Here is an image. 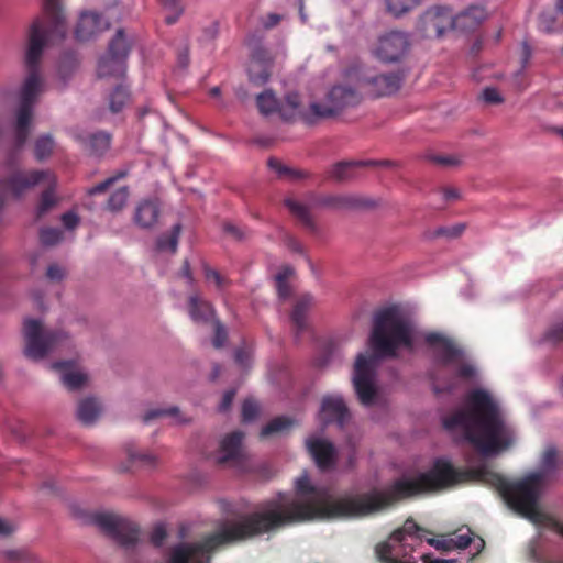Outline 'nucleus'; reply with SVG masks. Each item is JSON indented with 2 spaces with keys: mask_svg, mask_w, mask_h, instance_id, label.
<instances>
[{
  "mask_svg": "<svg viewBox=\"0 0 563 563\" xmlns=\"http://www.w3.org/2000/svg\"><path fill=\"white\" fill-rule=\"evenodd\" d=\"M92 522L125 549L135 545L140 540L139 526L124 517L97 512L92 516Z\"/></svg>",
  "mask_w": 563,
  "mask_h": 563,
  "instance_id": "obj_10",
  "label": "nucleus"
},
{
  "mask_svg": "<svg viewBox=\"0 0 563 563\" xmlns=\"http://www.w3.org/2000/svg\"><path fill=\"white\" fill-rule=\"evenodd\" d=\"M545 339L552 343L563 341V322L553 325L545 334Z\"/></svg>",
  "mask_w": 563,
  "mask_h": 563,
  "instance_id": "obj_56",
  "label": "nucleus"
},
{
  "mask_svg": "<svg viewBox=\"0 0 563 563\" xmlns=\"http://www.w3.org/2000/svg\"><path fill=\"white\" fill-rule=\"evenodd\" d=\"M258 413V406L252 399L244 400L242 405V420L244 422L252 421Z\"/></svg>",
  "mask_w": 563,
  "mask_h": 563,
  "instance_id": "obj_51",
  "label": "nucleus"
},
{
  "mask_svg": "<svg viewBox=\"0 0 563 563\" xmlns=\"http://www.w3.org/2000/svg\"><path fill=\"white\" fill-rule=\"evenodd\" d=\"M130 101V91L123 86L119 85L109 95V109L112 113L120 112L125 104Z\"/></svg>",
  "mask_w": 563,
  "mask_h": 563,
  "instance_id": "obj_39",
  "label": "nucleus"
},
{
  "mask_svg": "<svg viewBox=\"0 0 563 563\" xmlns=\"http://www.w3.org/2000/svg\"><path fill=\"white\" fill-rule=\"evenodd\" d=\"M558 470H560V456L555 448L549 446L541 456L540 471L538 473L542 474L543 482L547 476L552 475Z\"/></svg>",
  "mask_w": 563,
  "mask_h": 563,
  "instance_id": "obj_36",
  "label": "nucleus"
},
{
  "mask_svg": "<svg viewBox=\"0 0 563 563\" xmlns=\"http://www.w3.org/2000/svg\"><path fill=\"white\" fill-rule=\"evenodd\" d=\"M167 537L166 528L163 523H157L154 526L150 541L154 547H161Z\"/></svg>",
  "mask_w": 563,
  "mask_h": 563,
  "instance_id": "obj_52",
  "label": "nucleus"
},
{
  "mask_svg": "<svg viewBox=\"0 0 563 563\" xmlns=\"http://www.w3.org/2000/svg\"><path fill=\"white\" fill-rule=\"evenodd\" d=\"M273 59L267 49L255 47L249 65V78L255 85H264L271 77Z\"/></svg>",
  "mask_w": 563,
  "mask_h": 563,
  "instance_id": "obj_19",
  "label": "nucleus"
},
{
  "mask_svg": "<svg viewBox=\"0 0 563 563\" xmlns=\"http://www.w3.org/2000/svg\"><path fill=\"white\" fill-rule=\"evenodd\" d=\"M128 175L126 170H118L113 176L108 177L103 181L90 187L88 189V195L95 196L106 192L111 186H113L120 179L125 178Z\"/></svg>",
  "mask_w": 563,
  "mask_h": 563,
  "instance_id": "obj_45",
  "label": "nucleus"
},
{
  "mask_svg": "<svg viewBox=\"0 0 563 563\" xmlns=\"http://www.w3.org/2000/svg\"><path fill=\"white\" fill-rule=\"evenodd\" d=\"M428 543L434 547L437 550L442 551H451L453 550L452 539L451 538H441V539H429Z\"/></svg>",
  "mask_w": 563,
  "mask_h": 563,
  "instance_id": "obj_59",
  "label": "nucleus"
},
{
  "mask_svg": "<svg viewBox=\"0 0 563 563\" xmlns=\"http://www.w3.org/2000/svg\"><path fill=\"white\" fill-rule=\"evenodd\" d=\"M306 446L320 470L327 471L335 465L336 450L332 442L324 439L311 438L306 441Z\"/></svg>",
  "mask_w": 563,
  "mask_h": 563,
  "instance_id": "obj_17",
  "label": "nucleus"
},
{
  "mask_svg": "<svg viewBox=\"0 0 563 563\" xmlns=\"http://www.w3.org/2000/svg\"><path fill=\"white\" fill-rule=\"evenodd\" d=\"M62 236L63 232L56 228H44L40 231V240L43 245H55L62 240Z\"/></svg>",
  "mask_w": 563,
  "mask_h": 563,
  "instance_id": "obj_49",
  "label": "nucleus"
},
{
  "mask_svg": "<svg viewBox=\"0 0 563 563\" xmlns=\"http://www.w3.org/2000/svg\"><path fill=\"white\" fill-rule=\"evenodd\" d=\"M287 247L295 253L305 254V247L295 236L288 235L285 240Z\"/></svg>",
  "mask_w": 563,
  "mask_h": 563,
  "instance_id": "obj_62",
  "label": "nucleus"
},
{
  "mask_svg": "<svg viewBox=\"0 0 563 563\" xmlns=\"http://www.w3.org/2000/svg\"><path fill=\"white\" fill-rule=\"evenodd\" d=\"M486 16V10L483 7L472 5L456 15L452 14L453 30L472 32L481 25Z\"/></svg>",
  "mask_w": 563,
  "mask_h": 563,
  "instance_id": "obj_23",
  "label": "nucleus"
},
{
  "mask_svg": "<svg viewBox=\"0 0 563 563\" xmlns=\"http://www.w3.org/2000/svg\"><path fill=\"white\" fill-rule=\"evenodd\" d=\"M55 142L49 134L41 135L36 139L34 145V155L38 162L49 157L54 151Z\"/></svg>",
  "mask_w": 563,
  "mask_h": 563,
  "instance_id": "obj_40",
  "label": "nucleus"
},
{
  "mask_svg": "<svg viewBox=\"0 0 563 563\" xmlns=\"http://www.w3.org/2000/svg\"><path fill=\"white\" fill-rule=\"evenodd\" d=\"M420 3V0H387L388 11L396 18L412 10Z\"/></svg>",
  "mask_w": 563,
  "mask_h": 563,
  "instance_id": "obj_44",
  "label": "nucleus"
},
{
  "mask_svg": "<svg viewBox=\"0 0 563 563\" xmlns=\"http://www.w3.org/2000/svg\"><path fill=\"white\" fill-rule=\"evenodd\" d=\"M33 106L21 104L16 114V126H15V147L20 150L29 137V126L32 119Z\"/></svg>",
  "mask_w": 563,
  "mask_h": 563,
  "instance_id": "obj_33",
  "label": "nucleus"
},
{
  "mask_svg": "<svg viewBox=\"0 0 563 563\" xmlns=\"http://www.w3.org/2000/svg\"><path fill=\"white\" fill-rule=\"evenodd\" d=\"M25 341L24 354L27 358L43 360L49 352L58 349L68 341L65 332L59 330H44L41 321L26 319L23 324Z\"/></svg>",
  "mask_w": 563,
  "mask_h": 563,
  "instance_id": "obj_8",
  "label": "nucleus"
},
{
  "mask_svg": "<svg viewBox=\"0 0 563 563\" xmlns=\"http://www.w3.org/2000/svg\"><path fill=\"white\" fill-rule=\"evenodd\" d=\"M456 376L470 380L476 376V368L473 364L467 362H461L456 366Z\"/></svg>",
  "mask_w": 563,
  "mask_h": 563,
  "instance_id": "obj_53",
  "label": "nucleus"
},
{
  "mask_svg": "<svg viewBox=\"0 0 563 563\" xmlns=\"http://www.w3.org/2000/svg\"><path fill=\"white\" fill-rule=\"evenodd\" d=\"M285 206L288 208L290 213L297 218L300 223L312 234L319 233V228L309 210V208L291 198L285 200Z\"/></svg>",
  "mask_w": 563,
  "mask_h": 563,
  "instance_id": "obj_32",
  "label": "nucleus"
},
{
  "mask_svg": "<svg viewBox=\"0 0 563 563\" xmlns=\"http://www.w3.org/2000/svg\"><path fill=\"white\" fill-rule=\"evenodd\" d=\"M228 338L227 330L223 324L217 320L214 322V336L212 340V344L216 349H220L223 346Z\"/></svg>",
  "mask_w": 563,
  "mask_h": 563,
  "instance_id": "obj_54",
  "label": "nucleus"
},
{
  "mask_svg": "<svg viewBox=\"0 0 563 563\" xmlns=\"http://www.w3.org/2000/svg\"><path fill=\"white\" fill-rule=\"evenodd\" d=\"M110 23L96 12H84L77 23L75 36L78 41H88L97 33L109 29Z\"/></svg>",
  "mask_w": 563,
  "mask_h": 563,
  "instance_id": "obj_20",
  "label": "nucleus"
},
{
  "mask_svg": "<svg viewBox=\"0 0 563 563\" xmlns=\"http://www.w3.org/2000/svg\"><path fill=\"white\" fill-rule=\"evenodd\" d=\"M256 104L262 114L278 112L285 121H294L298 118L302 120L305 112L300 108V97L297 92L286 95L284 102H280L275 93L267 89L257 96Z\"/></svg>",
  "mask_w": 563,
  "mask_h": 563,
  "instance_id": "obj_13",
  "label": "nucleus"
},
{
  "mask_svg": "<svg viewBox=\"0 0 563 563\" xmlns=\"http://www.w3.org/2000/svg\"><path fill=\"white\" fill-rule=\"evenodd\" d=\"M46 275L51 280L58 282L63 279L64 271L60 266L53 264L48 266Z\"/></svg>",
  "mask_w": 563,
  "mask_h": 563,
  "instance_id": "obj_64",
  "label": "nucleus"
},
{
  "mask_svg": "<svg viewBox=\"0 0 563 563\" xmlns=\"http://www.w3.org/2000/svg\"><path fill=\"white\" fill-rule=\"evenodd\" d=\"M349 419L350 412L341 396L323 397L320 409V420L323 424L336 423L343 427Z\"/></svg>",
  "mask_w": 563,
  "mask_h": 563,
  "instance_id": "obj_18",
  "label": "nucleus"
},
{
  "mask_svg": "<svg viewBox=\"0 0 563 563\" xmlns=\"http://www.w3.org/2000/svg\"><path fill=\"white\" fill-rule=\"evenodd\" d=\"M375 553L382 563H416L411 554L405 553L404 558H398V549L393 543H378ZM421 559L423 563H454V561L434 559L431 554H423Z\"/></svg>",
  "mask_w": 563,
  "mask_h": 563,
  "instance_id": "obj_21",
  "label": "nucleus"
},
{
  "mask_svg": "<svg viewBox=\"0 0 563 563\" xmlns=\"http://www.w3.org/2000/svg\"><path fill=\"white\" fill-rule=\"evenodd\" d=\"M451 539L453 549H466L472 542L470 530L466 533L456 534L454 538Z\"/></svg>",
  "mask_w": 563,
  "mask_h": 563,
  "instance_id": "obj_57",
  "label": "nucleus"
},
{
  "mask_svg": "<svg viewBox=\"0 0 563 563\" xmlns=\"http://www.w3.org/2000/svg\"><path fill=\"white\" fill-rule=\"evenodd\" d=\"M100 404L95 398L82 399L77 409V417L84 424H91L100 415Z\"/></svg>",
  "mask_w": 563,
  "mask_h": 563,
  "instance_id": "obj_34",
  "label": "nucleus"
},
{
  "mask_svg": "<svg viewBox=\"0 0 563 563\" xmlns=\"http://www.w3.org/2000/svg\"><path fill=\"white\" fill-rule=\"evenodd\" d=\"M371 354H358L354 365L353 386L360 402L365 407L376 404L378 388L376 369L383 357H396L401 346L412 349V327L397 307H387L374 314L369 338Z\"/></svg>",
  "mask_w": 563,
  "mask_h": 563,
  "instance_id": "obj_3",
  "label": "nucleus"
},
{
  "mask_svg": "<svg viewBox=\"0 0 563 563\" xmlns=\"http://www.w3.org/2000/svg\"><path fill=\"white\" fill-rule=\"evenodd\" d=\"M158 217L159 207L157 202L153 200H143L135 209L134 221L139 227L148 229L157 223Z\"/></svg>",
  "mask_w": 563,
  "mask_h": 563,
  "instance_id": "obj_29",
  "label": "nucleus"
},
{
  "mask_svg": "<svg viewBox=\"0 0 563 563\" xmlns=\"http://www.w3.org/2000/svg\"><path fill=\"white\" fill-rule=\"evenodd\" d=\"M75 139L86 151L96 156L103 155L110 148L111 144V135L103 131L89 134H77L75 135Z\"/></svg>",
  "mask_w": 563,
  "mask_h": 563,
  "instance_id": "obj_26",
  "label": "nucleus"
},
{
  "mask_svg": "<svg viewBox=\"0 0 563 563\" xmlns=\"http://www.w3.org/2000/svg\"><path fill=\"white\" fill-rule=\"evenodd\" d=\"M464 231L463 224H457L452 228H439L435 231L437 236H449V238H457Z\"/></svg>",
  "mask_w": 563,
  "mask_h": 563,
  "instance_id": "obj_58",
  "label": "nucleus"
},
{
  "mask_svg": "<svg viewBox=\"0 0 563 563\" xmlns=\"http://www.w3.org/2000/svg\"><path fill=\"white\" fill-rule=\"evenodd\" d=\"M188 305L189 316L197 323H208L214 316L213 306L197 295L189 297Z\"/></svg>",
  "mask_w": 563,
  "mask_h": 563,
  "instance_id": "obj_31",
  "label": "nucleus"
},
{
  "mask_svg": "<svg viewBox=\"0 0 563 563\" xmlns=\"http://www.w3.org/2000/svg\"><path fill=\"white\" fill-rule=\"evenodd\" d=\"M126 454L129 456L130 462L133 465L140 466H154L155 465V456L151 453H137L132 448L126 449Z\"/></svg>",
  "mask_w": 563,
  "mask_h": 563,
  "instance_id": "obj_48",
  "label": "nucleus"
},
{
  "mask_svg": "<svg viewBox=\"0 0 563 563\" xmlns=\"http://www.w3.org/2000/svg\"><path fill=\"white\" fill-rule=\"evenodd\" d=\"M292 421L285 417H277L269 421L261 431V438H266L276 433L288 430Z\"/></svg>",
  "mask_w": 563,
  "mask_h": 563,
  "instance_id": "obj_42",
  "label": "nucleus"
},
{
  "mask_svg": "<svg viewBox=\"0 0 563 563\" xmlns=\"http://www.w3.org/2000/svg\"><path fill=\"white\" fill-rule=\"evenodd\" d=\"M313 306V297L311 295L301 296L295 303L290 314L291 323L295 328L296 335L298 336L308 328L307 314Z\"/></svg>",
  "mask_w": 563,
  "mask_h": 563,
  "instance_id": "obj_28",
  "label": "nucleus"
},
{
  "mask_svg": "<svg viewBox=\"0 0 563 563\" xmlns=\"http://www.w3.org/2000/svg\"><path fill=\"white\" fill-rule=\"evenodd\" d=\"M448 430H461L464 438L483 455H496L511 448L514 427L498 401L485 389L471 390L461 409L443 419Z\"/></svg>",
  "mask_w": 563,
  "mask_h": 563,
  "instance_id": "obj_2",
  "label": "nucleus"
},
{
  "mask_svg": "<svg viewBox=\"0 0 563 563\" xmlns=\"http://www.w3.org/2000/svg\"><path fill=\"white\" fill-rule=\"evenodd\" d=\"M419 24L426 37H440L453 30L452 10L448 7H433L421 15Z\"/></svg>",
  "mask_w": 563,
  "mask_h": 563,
  "instance_id": "obj_15",
  "label": "nucleus"
},
{
  "mask_svg": "<svg viewBox=\"0 0 563 563\" xmlns=\"http://www.w3.org/2000/svg\"><path fill=\"white\" fill-rule=\"evenodd\" d=\"M4 165L10 169V174L0 183V186L5 187L15 198H20L25 191L51 179L52 173L48 170H24L18 168L16 154L14 152L8 155Z\"/></svg>",
  "mask_w": 563,
  "mask_h": 563,
  "instance_id": "obj_11",
  "label": "nucleus"
},
{
  "mask_svg": "<svg viewBox=\"0 0 563 563\" xmlns=\"http://www.w3.org/2000/svg\"><path fill=\"white\" fill-rule=\"evenodd\" d=\"M130 53V45L125 38L124 31L119 29L109 43L108 52L98 63L99 77H121L125 73L126 58Z\"/></svg>",
  "mask_w": 563,
  "mask_h": 563,
  "instance_id": "obj_12",
  "label": "nucleus"
},
{
  "mask_svg": "<svg viewBox=\"0 0 563 563\" xmlns=\"http://www.w3.org/2000/svg\"><path fill=\"white\" fill-rule=\"evenodd\" d=\"M389 162H377V161H351V162H339L331 166L328 170V178L335 181H345L354 177V169L356 167L364 166H376V165H388Z\"/></svg>",
  "mask_w": 563,
  "mask_h": 563,
  "instance_id": "obj_25",
  "label": "nucleus"
},
{
  "mask_svg": "<svg viewBox=\"0 0 563 563\" xmlns=\"http://www.w3.org/2000/svg\"><path fill=\"white\" fill-rule=\"evenodd\" d=\"M482 98L486 103L497 104L503 101L499 91L496 88H485L482 92Z\"/></svg>",
  "mask_w": 563,
  "mask_h": 563,
  "instance_id": "obj_55",
  "label": "nucleus"
},
{
  "mask_svg": "<svg viewBox=\"0 0 563 563\" xmlns=\"http://www.w3.org/2000/svg\"><path fill=\"white\" fill-rule=\"evenodd\" d=\"M484 485L495 488L507 505L534 523L547 520L549 528L563 537V522L547 517L538 507L542 474L532 473L517 482H509L503 475L487 467Z\"/></svg>",
  "mask_w": 563,
  "mask_h": 563,
  "instance_id": "obj_4",
  "label": "nucleus"
},
{
  "mask_svg": "<svg viewBox=\"0 0 563 563\" xmlns=\"http://www.w3.org/2000/svg\"><path fill=\"white\" fill-rule=\"evenodd\" d=\"M179 413H180L179 409L176 406H172L168 408L150 409L143 416V421L145 423H147L154 419L162 418V417H170V418H175L177 421H179L180 420Z\"/></svg>",
  "mask_w": 563,
  "mask_h": 563,
  "instance_id": "obj_46",
  "label": "nucleus"
},
{
  "mask_svg": "<svg viewBox=\"0 0 563 563\" xmlns=\"http://www.w3.org/2000/svg\"><path fill=\"white\" fill-rule=\"evenodd\" d=\"M48 40L60 42L64 38H59L51 24H44L40 19L35 20L29 33V44L25 54L27 76L21 88V104L33 106L41 91L42 79L38 67L43 49Z\"/></svg>",
  "mask_w": 563,
  "mask_h": 563,
  "instance_id": "obj_5",
  "label": "nucleus"
},
{
  "mask_svg": "<svg viewBox=\"0 0 563 563\" xmlns=\"http://www.w3.org/2000/svg\"><path fill=\"white\" fill-rule=\"evenodd\" d=\"M324 205L333 208L353 209L360 207H369L372 203L356 196H331L324 199Z\"/></svg>",
  "mask_w": 563,
  "mask_h": 563,
  "instance_id": "obj_35",
  "label": "nucleus"
},
{
  "mask_svg": "<svg viewBox=\"0 0 563 563\" xmlns=\"http://www.w3.org/2000/svg\"><path fill=\"white\" fill-rule=\"evenodd\" d=\"M129 196L130 192L126 186L117 189L114 192L111 194L107 201V210L111 212L121 211L126 205Z\"/></svg>",
  "mask_w": 563,
  "mask_h": 563,
  "instance_id": "obj_41",
  "label": "nucleus"
},
{
  "mask_svg": "<svg viewBox=\"0 0 563 563\" xmlns=\"http://www.w3.org/2000/svg\"><path fill=\"white\" fill-rule=\"evenodd\" d=\"M181 233V224L177 223L172 228L168 234H162L156 241V249L158 251H170L176 253L178 247V240Z\"/></svg>",
  "mask_w": 563,
  "mask_h": 563,
  "instance_id": "obj_38",
  "label": "nucleus"
},
{
  "mask_svg": "<svg viewBox=\"0 0 563 563\" xmlns=\"http://www.w3.org/2000/svg\"><path fill=\"white\" fill-rule=\"evenodd\" d=\"M162 5L168 12L165 22L168 25L176 23L184 12L181 0H161Z\"/></svg>",
  "mask_w": 563,
  "mask_h": 563,
  "instance_id": "obj_43",
  "label": "nucleus"
},
{
  "mask_svg": "<svg viewBox=\"0 0 563 563\" xmlns=\"http://www.w3.org/2000/svg\"><path fill=\"white\" fill-rule=\"evenodd\" d=\"M44 183L47 184V188L42 192L41 200L36 209L37 219H41L56 205V199L54 196L56 180L54 175L51 174V179L45 180Z\"/></svg>",
  "mask_w": 563,
  "mask_h": 563,
  "instance_id": "obj_37",
  "label": "nucleus"
},
{
  "mask_svg": "<svg viewBox=\"0 0 563 563\" xmlns=\"http://www.w3.org/2000/svg\"><path fill=\"white\" fill-rule=\"evenodd\" d=\"M418 526L413 520H407L402 529H398L391 533L388 541L384 543H393L398 549V558H404V554H410L412 547L407 542L408 537H412L413 531L418 530Z\"/></svg>",
  "mask_w": 563,
  "mask_h": 563,
  "instance_id": "obj_30",
  "label": "nucleus"
},
{
  "mask_svg": "<svg viewBox=\"0 0 563 563\" xmlns=\"http://www.w3.org/2000/svg\"><path fill=\"white\" fill-rule=\"evenodd\" d=\"M405 78V74L400 71L380 74L374 77H364L360 80L361 87L375 98L390 96L397 92Z\"/></svg>",
  "mask_w": 563,
  "mask_h": 563,
  "instance_id": "obj_16",
  "label": "nucleus"
},
{
  "mask_svg": "<svg viewBox=\"0 0 563 563\" xmlns=\"http://www.w3.org/2000/svg\"><path fill=\"white\" fill-rule=\"evenodd\" d=\"M43 12L47 24H51L59 38H65L67 27L65 14L58 0H43Z\"/></svg>",
  "mask_w": 563,
  "mask_h": 563,
  "instance_id": "obj_27",
  "label": "nucleus"
},
{
  "mask_svg": "<svg viewBox=\"0 0 563 563\" xmlns=\"http://www.w3.org/2000/svg\"><path fill=\"white\" fill-rule=\"evenodd\" d=\"M62 222L66 229L71 230L77 227L79 218L76 213L69 211L62 216Z\"/></svg>",
  "mask_w": 563,
  "mask_h": 563,
  "instance_id": "obj_63",
  "label": "nucleus"
},
{
  "mask_svg": "<svg viewBox=\"0 0 563 563\" xmlns=\"http://www.w3.org/2000/svg\"><path fill=\"white\" fill-rule=\"evenodd\" d=\"M7 556L9 560L16 563H35L37 558L24 550L9 551L7 552Z\"/></svg>",
  "mask_w": 563,
  "mask_h": 563,
  "instance_id": "obj_50",
  "label": "nucleus"
},
{
  "mask_svg": "<svg viewBox=\"0 0 563 563\" xmlns=\"http://www.w3.org/2000/svg\"><path fill=\"white\" fill-rule=\"evenodd\" d=\"M223 231L238 241H240L244 238L243 230L233 223H229V222L224 223Z\"/></svg>",
  "mask_w": 563,
  "mask_h": 563,
  "instance_id": "obj_60",
  "label": "nucleus"
},
{
  "mask_svg": "<svg viewBox=\"0 0 563 563\" xmlns=\"http://www.w3.org/2000/svg\"><path fill=\"white\" fill-rule=\"evenodd\" d=\"M328 103L312 102L302 113V121L309 125L322 119L332 118L347 107H354L362 100L361 93L344 85L333 86L327 96Z\"/></svg>",
  "mask_w": 563,
  "mask_h": 563,
  "instance_id": "obj_9",
  "label": "nucleus"
},
{
  "mask_svg": "<svg viewBox=\"0 0 563 563\" xmlns=\"http://www.w3.org/2000/svg\"><path fill=\"white\" fill-rule=\"evenodd\" d=\"M203 273L206 279L213 282L217 290L220 292L224 291L228 287L231 286V280L228 277L221 275L218 271L211 268L208 265L203 266Z\"/></svg>",
  "mask_w": 563,
  "mask_h": 563,
  "instance_id": "obj_47",
  "label": "nucleus"
},
{
  "mask_svg": "<svg viewBox=\"0 0 563 563\" xmlns=\"http://www.w3.org/2000/svg\"><path fill=\"white\" fill-rule=\"evenodd\" d=\"M244 433L241 431H233L220 443V455L218 457L219 464L233 463L240 464L242 461V441Z\"/></svg>",
  "mask_w": 563,
  "mask_h": 563,
  "instance_id": "obj_22",
  "label": "nucleus"
},
{
  "mask_svg": "<svg viewBox=\"0 0 563 563\" xmlns=\"http://www.w3.org/2000/svg\"><path fill=\"white\" fill-rule=\"evenodd\" d=\"M424 341L429 346L438 349V365L430 373L433 391L435 394L452 393L456 388L453 377H441V368L457 364L463 357V350L459 347L451 339L438 332H430L424 335Z\"/></svg>",
  "mask_w": 563,
  "mask_h": 563,
  "instance_id": "obj_7",
  "label": "nucleus"
},
{
  "mask_svg": "<svg viewBox=\"0 0 563 563\" xmlns=\"http://www.w3.org/2000/svg\"><path fill=\"white\" fill-rule=\"evenodd\" d=\"M426 493L420 474L398 478L386 489L335 499L328 487L311 484L307 473L296 479L297 499L284 495L262 503L256 511L244 515L198 542L181 543V563H210L222 545L242 542L284 526L310 520L366 517L394 504Z\"/></svg>",
  "mask_w": 563,
  "mask_h": 563,
  "instance_id": "obj_1",
  "label": "nucleus"
},
{
  "mask_svg": "<svg viewBox=\"0 0 563 563\" xmlns=\"http://www.w3.org/2000/svg\"><path fill=\"white\" fill-rule=\"evenodd\" d=\"M487 467L485 464L476 467H455L448 459L440 457L420 476L426 493H429L468 483L484 485Z\"/></svg>",
  "mask_w": 563,
  "mask_h": 563,
  "instance_id": "obj_6",
  "label": "nucleus"
},
{
  "mask_svg": "<svg viewBox=\"0 0 563 563\" xmlns=\"http://www.w3.org/2000/svg\"><path fill=\"white\" fill-rule=\"evenodd\" d=\"M409 47V35L405 32L393 30L377 38L372 53L384 63H395L407 54Z\"/></svg>",
  "mask_w": 563,
  "mask_h": 563,
  "instance_id": "obj_14",
  "label": "nucleus"
},
{
  "mask_svg": "<svg viewBox=\"0 0 563 563\" xmlns=\"http://www.w3.org/2000/svg\"><path fill=\"white\" fill-rule=\"evenodd\" d=\"M428 158L441 166H453L457 164V161L452 156L430 155Z\"/></svg>",
  "mask_w": 563,
  "mask_h": 563,
  "instance_id": "obj_61",
  "label": "nucleus"
},
{
  "mask_svg": "<svg viewBox=\"0 0 563 563\" xmlns=\"http://www.w3.org/2000/svg\"><path fill=\"white\" fill-rule=\"evenodd\" d=\"M52 368L59 373L63 385L69 390L79 389L87 380V376L77 371L75 361L55 362Z\"/></svg>",
  "mask_w": 563,
  "mask_h": 563,
  "instance_id": "obj_24",
  "label": "nucleus"
}]
</instances>
